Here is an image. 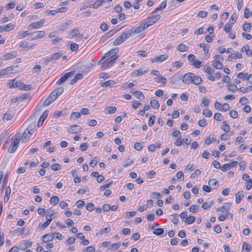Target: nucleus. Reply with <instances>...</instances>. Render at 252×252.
<instances>
[{
    "label": "nucleus",
    "instance_id": "1",
    "mask_svg": "<svg viewBox=\"0 0 252 252\" xmlns=\"http://www.w3.org/2000/svg\"><path fill=\"white\" fill-rule=\"evenodd\" d=\"M130 32H128L127 30H125L122 34L117 37L113 42L115 46L119 45L123 43L126 39L130 37Z\"/></svg>",
    "mask_w": 252,
    "mask_h": 252
},
{
    "label": "nucleus",
    "instance_id": "2",
    "mask_svg": "<svg viewBox=\"0 0 252 252\" xmlns=\"http://www.w3.org/2000/svg\"><path fill=\"white\" fill-rule=\"evenodd\" d=\"M146 28H147V26H146V25L144 23L143 21L138 27H133L130 29L126 30L128 32H130V36H131L133 34L139 33L141 32Z\"/></svg>",
    "mask_w": 252,
    "mask_h": 252
},
{
    "label": "nucleus",
    "instance_id": "3",
    "mask_svg": "<svg viewBox=\"0 0 252 252\" xmlns=\"http://www.w3.org/2000/svg\"><path fill=\"white\" fill-rule=\"evenodd\" d=\"M157 11L158 8H155L152 15L144 21V22L146 25V26H147V28L153 25L158 21V16L156 14H154V13L156 12Z\"/></svg>",
    "mask_w": 252,
    "mask_h": 252
},
{
    "label": "nucleus",
    "instance_id": "4",
    "mask_svg": "<svg viewBox=\"0 0 252 252\" xmlns=\"http://www.w3.org/2000/svg\"><path fill=\"white\" fill-rule=\"evenodd\" d=\"M117 58H113L112 59L107 58L104 61V63L101 66V70H104L106 68H109L115 63Z\"/></svg>",
    "mask_w": 252,
    "mask_h": 252
},
{
    "label": "nucleus",
    "instance_id": "5",
    "mask_svg": "<svg viewBox=\"0 0 252 252\" xmlns=\"http://www.w3.org/2000/svg\"><path fill=\"white\" fill-rule=\"evenodd\" d=\"M19 142L20 138L19 137L16 138L10 145L8 149V152L9 153H13L15 152L18 148Z\"/></svg>",
    "mask_w": 252,
    "mask_h": 252
},
{
    "label": "nucleus",
    "instance_id": "6",
    "mask_svg": "<svg viewBox=\"0 0 252 252\" xmlns=\"http://www.w3.org/2000/svg\"><path fill=\"white\" fill-rule=\"evenodd\" d=\"M45 35V32L39 31L34 32L32 33L30 35L31 40H34L37 39L41 38Z\"/></svg>",
    "mask_w": 252,
    "mask_h": 252
},
{
    "label": "nucleus",
    "instance_id": "7",
    "mask_svg": "<svg viewBox=\"0 0 252 252\" xmlns=\"http://www.w3.org/2000/svg\"><path fill=\"white\" fill-rule=\"evenodd\" d=\"M20 84H21V82L19 80H17L16 79H14L13 80H9L7 85L8 87L11 89L14 88H18L20 89Z\"/></svg>",
    "mask_w": 252,
    "mask_h": 252
},
{
    "label": "nucleus",
    "instance_id": "8",
    "mask_svg": "<svg viewBox=\"0 0 252 252\" xmlns=\"http://www.w3.org/2000/svg\"><path fill=\"white\" fill-rule=\"evenodd\" d=\"M31 134L32 133H31L30 130L28 128H27L23 133L20 140H21L22 143H26L30 137Z\"/></svg>",
    "mask_w": 252,
    "mask_h": 252
},
{
    "label": "nucleus",
    "instance_id": "9",
    "mask_svg": "<svg viewBox=\"0 0 252 252\" xmlns=\"http://www.w3.org/2000/svg\"><path fill=\"white\" fill-rule=\"evenodd\" d=\"M45 23V19H41L40 21L30 24L28 27L32 29H38L43 26Z\"/></svg>",
    "mask_w": 252,
    "mask_h": 252
},
{
    "label": "nucleus",
    "instance_id": "10",
    "mask_svg": "<svg viewBox=\"0 0 252 252\" xmlns=\"http://www.w3.org/2000/svg\"><path fill=\"white\" fill-rule=\"evenodd\" d=\"M194 77V74L192 73H189L184 75L183 77V82L186 84L192 83V78Z\"/></svg>",
    "mask_w": 252,
    "mask_h": 252
},
{
    "label": "nucleus",
    "instance_id": "11",
    "mask_svg": "<svg viewBox=\"0 0 252 252\" xmlns=\"http://www.w3.org/2000/svg\"><path fill=\"white\" fill-rule=\"evenodd\" d=\"M119 52V49L118 48H115L108 52H107L106 54H107V56L108 58L112 59L113 58H117V59L118 58V56H116L117 54Z\"/></svg>",
    "mask_w": 252,
    "mask_h": 252
},
{
    "label": "nucleus",
    "instance_id": "12",
    "mask_svg": "<svg viewBox=\"0 0 252 252\" xmlns=\"http://www.w3.org/2000/svg\"><path fill=\"white\" fill-rule=\"evenodd\" d=\"M14 70L12 66L7 67L3 69L0 70V76H4L9 73H12Z\"/></svg>",
    "mask_w": 252,
    "mask_h": 252
},
{
    "label": "nucleus",
    "instance_id": "13",
    "mask_svg": "<svg viewBox=\"0 0 252 252\" xmlns=\"http://www.w3.org/2000/svg\"><path fill=\"white\" fill-rule=\"evenodd\" d=\"M63 90L64 89L63 87H59L51 93V96H53L56 99L57 98L63 93Z\"/></svg>",
    "mask_w": 252,
    "mask_h": 252
},
{
    "label": "nucleus",
    "instance_id": "14",
    "mask_svg": "<svg viewBox=\"0 0 252 252\" xmlns=\"http://www.w3.org/2000/svg\"><path fill=\"white\" fill-rule=\"evenodd\" d=\"M81 130L82 128L80 126L74 125L70 127L68 131L71 133H77L78 132H81Z\"/></svg>",
    "mask_w": 252,
    "mask_h": 252
},
{
    "label": "nucleus",
    "instance_id": "15",
    "mask_svg": "<svg viewBox=\"0 0 252 252\" xmlns=\"http://www.w3.org/2000/svg\"><path fill=\"white\" fill-rule=\"evenodd\" d=\"M55 235V233L47 234L42 236V241L44 243H47L52 241Z\"/></svg>",
    "mask_w": 252,
    "mask_h": 252
},
{
    "label": "nucleus",
    "instance_id": "16",
    "mask_svg": "<svg viewBox=\"0 0 252 252\" xmlns=\"http://www.w3.org/2000/svg\"><path fill=\"white\" fill-rule=\"evenodd\" d=\"M73 73V72H66L63 76L60 78L57 82V85H60L65 82L66 80Z\"/></svg>",
    "mask_w": 252,
    "mask_h": 252
},
{
    "label": "nucleus",
    "instance_id": "17",
    "mask_svg": "<svg viewBox=\"0 0 252 252\" xmlns=\"http://www.w3.org/2000/svg\"><path fill=\"white\" fill-rule=\"evenodd\" d=\"M48 115V111H45L43 112V113H42L41 116L40 117L39 120L38 122V123H37L38 126H40L43 125V122L45 121V120L46 119Z\"/></svg>",
    "mask_w": 252,
    "mask_h": 252
},
{
    "label": "nucleus",
    "instance_id": "18",
    "mask_svg": "<svg viewBox=\"0 0 252 252\" xmlns=\"http://www.w3.org/2000/svg\"><path fill=\"white\" fill-rule=\"evenodd\" d=\"M17 56V52L16 51H12L8 53H6L3 56L4 60H7L12 59Z\"/></svg>",
    "mask_w": 252,
    "mask_h": 252
},
{
    "label": "nucleus",
    "instance_id": "19",
    "mask_svg": "<svg viewBox=\"0 0 252 252\" xmlns=\"http://www.w3.org/2000/svg\"><path fill=\"white\" fill-rule=\"evenodd\" d=\"M15 28V25L11 24L10 23L7 24L5 26H2L0 27V32L2 31H9L10 30L14 29Z\"/></svg>",
    "mask_w": 252,
    "mask_h": 252
},
{
    "label": "nucleus",
    "instance_id": "20",
    "mask_svg": "<svg viewBox=\"0 0 252 252\" xmlns=\"http://www.w3.org/2000/svg\"><path fill=\"white\" fill-rule=\"evenodd\" d=\"M117 108L115 106H107L104 109V113L106 114H113L116 112Z\"/></svg>",
    "mask_w": 252,
    "mask_h": 252
},
{
    "label": "nucleus",
    "instance_id": "21",
    "mask_svg": "<svg viewBox=\"0 0 252 252\" xmlns=\"http://www.w3.org/2000/svg\"><path fill=\"white\" fill-rule=\"evenodd\" d=\"M32 244V242L29 240L27 241H23L20 243V247L22 248L23 249H26L31 247Z\"/></svg>",
    "mask_w": 252,
    "mask_h": 252
},
{
    "label": "nucleus",
    "instance_id": "22",
    "mask_svg": "<svg viewBox=\"0 0 252 252\" xmlns=\"http://www.w3.org/2000/svg\"><path fill=\"white\" fill-rule=\"evenodd\" d=\"M244 194L242 191H239L235 194V201L236 203H239L242 198L244 197Z\"/></svg>",
    "mask_w": 252,
    "mask_h": 252
},
{
    "label": "nucleus",
    "instance_id": "23",
    "mask_svg": "<svg viewBox=\"0 0 252 252\" xmlns=\"http://www.w3.org/2000/svg\"><path fill=\"white\" fill-rule=\"evenodd\" d=\"M208 184L212 189H215L219 186V182L214 179H210L208 182Z\"/></svg>",
    "mask_w": 252,
    "mask_h": 252
},
{
    "label": "nucleus",
    "instance_id": "24",
    "mask_svg": "<svg viewBox=\"0 0 252 252\" xmlns=\"http://www.w3.org/2000/svg\"><path fill=\"white\" fill-rule=\"evenodd\" d=\"M55 100L56 99L55 97H54L53 96H51V94H50V95L45 100L44 105L47 106Z\"/></svg>",
    "mask_w": 252,
    "mask_h": 252
},
{
    "label": "nucleus",
    "instance_id": "25",
    "mask_svg": "<svg viewBox=\"0 0 252 252\" xmlns=\"http://www.w3.org/2000/svg\"><path fill=\"white\" fill-rule=\"evenodd\" d=\"M104 2L105 0H96L95 1L90 5L89 7L94 8H97L98 6H100Z\"/></svg>",
    "mask_w": 252,
    "mask_h": 252
},
{
    "label": "nucleus",
    "instance_id": "26",
    "mask_svg": "<svg viewBox=\"0 0 252 252\" xmlns=\"http://www.w3.org/2000/svg\"><path fill=\"white\" fill-rule=\"evenodd\" d=\"M112 183L113 181L112 180H107L104 182L103 185L100 187V189L101 190H104L108 188Z\"/></svg>",
    "mask_w": 252,
    "mask_h": 252
},
{
    "label": "nucleus",
    "instance_id": "27",
    "mask_svg": "<svg viewBox=\"0 0 252 252\" xmlns=\"http://www.w3.org/2000/svg\"><path fill=\"white\" fill-rule=\"evenodd\" d=\"M212 66L216 69H221L223 67V64L220 61H212Z\"/></svg>",
    "mask_w": 252,
    "mask_h": 252
},
{
    "label": "nucleus",
    "instance_id": "28",
    "mask_svg": "<svg viewBox=\"0 0 252 252\" xmlns=\"http://www.w3.org/2000/svg\"><path fill=\"white\" fill-rule=\"evenodd\" d=\"M202 81V78L200 77L195 76L194 74V77L192 78V83H193L194 84L197 85L200 84Z\"/></svg>",
    "mask_w": 252,
    "mask_h": 252
},
{
    "label": "nucleus",
    "instance_id": "29",
    "mask_svg": "<svg viewBox=\"0 0 252 252\" xmlns=\"http://www.w3.org/2000/svg\"><path fill=\"white\" fill-rule=\"evenodd\" d=\"M32 88V86L31 85H25L21 82V84H20V90H24V91H29L31 90Z\"/></svg>",
    "mask_w": 252,
    "mask_h": 252
},
{
    "label": "nucleus",
    "instance_id": "30",
    "mask_svg": "<svg viewBox=\"0 0 252 252\" xmlns=\"http://www.w3.org/2000/svg\"><path fill=\"white\" fill-rule=\"evenodd\" d=\"M61 56L60 53H56L49 57L48 61L58 60Z\"/></svg>",
    "mask_w": 252,
    "mask_h": 252
},
{
    "label": "nucleus",
    "instance_id": "31",
    "mask_svg": "<svg viewBox=\"0 0 252 252\" xmlns=\"http://www.w3.org/2000/svg\"><path fill=\"white\" fill-rule=\"evenodd\" d=\"M230 204L228 203L224 204L221 208V212L227 213L230 209Z\"/></svg>",
    "mask_w": 252,
    "mask_h": 252
},
{
    "label": "nucleus",
    "instance_id": "32",
    "mask_svg": "<svg viewBox=\"0 0 252 252\" xmlns=\"http://www.w3.org/2000/svg\"><path fill=\"white\" fill-rule=\"evenodd\" d=\"M30 34V33H29L27 31H22L19 33L17 37L19 39H22Z\"/></svg>",
    "mask_w": 252,
    "mask_h": 252
},
{
    "label": "nucleus",
    "instance_id": "33",
    "mask_svg": "<svg viewBox=\"0 0 252 252\" xmlns=\"http://www.w3.org/2000/svg\"><path fill=\"white\" fill-rule=\"evenodd\" d=\"M110 227H105L104 228H102L100 231L97 232L96 234L97 236L102 235L104 233H109L110 231Z\"/></svg>",
    "mask_w": 252,
    "mask_h": 252
},
{
    "label": "nucleus",
    "instance_id": "34",
    "mask_svg": "<svg viewBox=\"0 0 252 252\" xmlns=\"http://www.w3.org/2000/svg\"><path fill=\"white\" fill-rule=\"evenodd\" d=\"M13 116V113L11 111L5 113L3 116V119L7 121L11 120Z\"/></svg>",
    "mask_w": 252,
    "mask_h": 252
},
{
    "label": "nucleus",
    "instance_id": "35",
    "mask_svg": "<svg viewBox=\"0 0 252 252\" xmlns=\"http://www.w3.org/2000/svg\"><path fill=\"white\" fill-rule=\"evenodd\" d=\"M251 246L246 242H244L242 246V252H250Z\"/></svg>",
    "mask_w": 252,
    "mask_h": 252
},
{
    "label": "nucleus",
    "instance_id": "36",
    "mask_svg": "<svg viewBox=\"0 0 252 252\" xmlns=\"http://www.w3.org/2000/svg\"><path fill=\"white\" fill-rule=\"evenodd\" d=\"M59 202V198L57 196H54L50 198V202L54 205H56Z\"/></svg>",
    "mask_w": 252,
    "mask_h": 252
},
{
    "label": "nucleus",
    "instance_id": "37",
    "mask_svg": "<svg viewBox=\"0 0 252 252\" xmlns=\"http://www.w3.org/2000/svg\"><path fill=\"white\" fill-rule=\"evenodd\" d=\"M239 90L243 93L251 92L252 91V86H250L248 87H241L240 88Z\"/></svg>",
    "mask_w": 252,
    "mask_h": 252
},
{
    "label": "nucleus",
    "instance_id": "38",
    "mask_svg": "<svg viewBox=\"0 0 252 252\" xmlns=\"http://www.w3.org/2000/svg\"><path fill=\"white\" fill-rule=\"evenodd\" d=\"M188 48L189 47L187 45L182 43L180 44L178 46V50L182 52L187 51Z\"/></svg>",
    "mask_w": 252,
    "mask_h": 252
},
{
    "label": "nucleus",
    "instance_id": "39",
    "mask_svg": "<svg viewBox=\"0 0 252 252\" xmlns=\"http://www.w3.org/2000/svg\"><path fill=\"white\" fill-rule=\"evenodd\" d=\"M195 220V218L193 216H189L187 217V219L184 220V221L188 224H190L192 223Z\"/></svg>",
    "mask_w": 252,
    "mask_h": 252
},
{
    "label": "nucleus",
    "instance_id": "40",
    "mask_svg": "<svg viewBox=\"0 0 252 252\" xmlns=\"http://www.w3.org/2000/svg\"><path fill=\"white\" fill-rule=\"evenodd\" d=\"M79 34V31L78 29H74L71 31L69 33V36L73 38L78 35Z\"/></svg>",
    "mask_w": 252,
    "mask_h": 252
},
{
    "label": "nucleus",
    "instance_id": "41",
    "mask_svg": "<svg viewBox=\"0 0 252 252\" xmlns=\"http://www.w3.org/2000/svg\"><path fill=\"white\" fill-rule=\"evenodd\" d=\"M115 84V82L113 80H108L105 82H103L101 84V87H108V86H111V85L112 84Z\"/></svg>",
    "mask_w": 252,
    "mask_h": 252
},
{
    "label": "nucleus",
    "instance_id": "42",
    "mask_svg": "<svg viewBox=\"0 0 252 252\" xmlns=\"http://www.w3.org/2000/svg\"><path fill=\"white\" fill-rule=\"evenodd\" d=\"M221 129L225 132H228L230 130V127L225 121H223Z\"/></svg>",
    "mask_w": 252,
    "mask_h": 252
},
{
    "label": "nucleus",
    "instance_id": "43",
    "mask_svg": "<svg viewBox=\"0 0 252 252\" xmlns=\"http://www.w3.org/2000/svg\"><path fill=\"white\" fill-rule=\"evenodd\" d=\"M200 48H203L204 52L205 54H207L209 51V47H207V45L205 43H200L199 44Z\"/></svg>",
    "mask_w": 252,
    "mask_h": 252
},
{
    "label": "nucleus",
    "instance_id": "44",
    "mask_svg": "<svg viewBox=\"0 0 252 252\" xmlns=\"http://www.w3.org/2000/svg\"><path fill=\"white\" fill-rule=\"evenodd\" d=\"M203 115L207 118H210L212 115V111L208 109H206L203 112Z\"/></svg>",
    "mask_w": 252,
    "mask_h": 252
},
{
    "label": "nucleus",
    "instance_id": "45",
    "mask_svg": "<svg viewBox=\"0 0 252 252\" xmlns=\"http://www.w3.org/2000/svg\"><path fill=\"white\" fill-rule=\"evenodd\" d=\"M204 72L209 74H212L214 72V70L210 66H205L204 67Z\"/></svg>",
    "mask_w": 252,
    "mask_h": 252
},
{
    "label": "nucleus",
    "instance_id": "46",
    "mask_svg": "<svg viewBox=\"0 0 252 252\" xmlns=\"http://www.w3.org/2000/svg\"><path fill=\"white\" fill-rule=\"evenodd\" d=\"M10 189L9 187H8V188H6V189H5V196L4 198V201H6V199L7 201L8 200L9 195H10Z\"/></svg>",
    "mask_w": 252,
    "mask_h": 252
},
{
    "label": "nucleus",
    "instance_id": "47",
    "mask_svg": "<svg viewBox=\"0 0 252 252\" xmlns=\"http://www.w3.org/2000/svg\"><path fill=\"white\" fill-rule=\"evenodd\" d=\"M228 90L232 92H235V91L238 90L237 86L234 84H229L228 86Z\"/></svg>",
    "mask_w": 252,
    "mask_h": 252
},
{
    "label": "nucleus",
    "instance_id": "48",
    "mask_svg": "<svg viewBox=\"0 0 252 252\" xmlns=\"http://www.w3.org/2000/svg\"><path fill=\"white\" fill-rule=\"evenodd\" d=\"M25 231V227H23L21 228H18V229H15L13 231V233L22 235V234H24Z\"/></svg>",
    "mask_w": 252,
    "mask_h": 252
},
{
    "label": "nucleus",
    "instance_id": "49",
    "mask_svg": "<svg viewBox=\"0 0 252 252\" xmlns=\"http://www.w3.org/2000/svg\"><path fill=\"white\" fill-rule=\"evenodd\" d=\"M199 209V206L197 205H192L189 208V210L190 212L192 213H196Z\"/></svg>",
    "mask_w": 252,
    "mask_h": 252
},
{
    "label": "nucleus",
    "instance_id": "50",
    "mask_svg": "<svg viewBox=\"0 0 252 252\" xmlns=\"http://www.w3.org/2000/svg\"><path fill=\"white\" fill-rule=\"evenodd\" d=\"M107 55V54L105 53L98 61V64L99 65H101V66H102V64L104 63V61L107 58H108Z\"/></svg>",
    "mask_w": 252,
    "mask_h": 252
},
{
    "label": "nucleus",
    "instance_id": "51",
    "mask_svg": "<svg viewBox=\"0 0 252 252\" xmlns=\"http://www.w3.org/2000/svg\"><path fill=\"white\" fill-rule=\"evenodd\" d=\"M232 24L230 23H227L224 27V31L226 32L229 33L231 32Z\"/></svg>",
    "mask_w": 252,
    "mask_h": 252
},
{
    "label": "nucleus",
    "instance_id": "52",
    "mask_svg": "<svg viewBox=\"0 0 252 252\" xmlns=\"http://www.w3.org/2000/svg\"><path fill=\"white\" fill-rule=\"evenodd\" d=\"M168 58V55L167 54H163L158 56V62H163Z\"/></svg>",
    "mask_w": 252,
    "mask_h": 252
},
{
    "label": "nucleus",
    "instance_id": "53",
    "mask_svg": "<svg viewBox=\"0 0 252 252\" xmlns=\"http://www.w3.org/2000/svg\"><path fill=\"white\" fill-rule=\"evenodd\" d=\"M214 119L218 121H221L222 120L223 116L220 113H217L214 115Z\"/></svg>",
    "mask_w": 252,
    "mask_h": 252
},
{
    "label": "nucleus",
    "instance_id": "54",
    "mask_svg": "<svg viewBox=\"0 0 252 252\" xmlns=\"http://www.w3.org/2000/svg\"><path fill=\"white\" fill-rule=\"evenodd\" d=\"M81 117V114L79 112H73L71 115V118L76 120Z\"/></svg>",
    "mask_w": 252,
    "mask_h": 252
},
{
    "label": "nucleus",
    "instance_id": "55",
    "mask_svg": "<svg viewBox=\"0 0 252 252\" xmlns=\"http://www.w3.org/2000/svg\"><path fill=\"white\" fill-rule=\"evenodd\" d=\"M95 248L93 246H89L82 251V252H94Z\"/></svg>",
    "mask_w": 252,
    "mask_h": 252
},
{
    "label": "nucleus",
    "instance_id": "56",
    "mask_svg": "<svg viewBox=\"0 0 252 252\" xmlns=\"http://www.w3.org/2000/svg\"><path fill=\"white\" fill-rule=\"evenodd\" d=\"M210 103L209 100L206 98V97H203L202 99V102L201 104L204 105V107H207Z\"/></svg>",
    "mask_w": 252,
    "mask_h": 252
},
{
    "label": "nucleus",
    "instance_id": "57",
    "mask_svg": "<svg viewBox=\"0 0 252 252\" xmlns=\"http://www.w3.org/2000/svg\"><path fill=\"white\" fill-rule=\"evenodd\" d=\"M172 135L174 137H180L181 133L179 130L174 129L173 130V132L172 133Z\"/></svg>",
    "mask_w": 252,
    "mask_h": 252
},
{
    "label": "nucleus",
    "instance_id": "58",
    "mask_svg": "<svg viewBox=\"0 0 252 252\" xmlns=\"http://www.w3.org/2000/svg\"><path fill=\"white\" fill-rule=\"evenodd\" d=\"M86 209L90 212L93 211L94 209V204L93 203H88L87 204Z\"/></svg>",
    "mask_w": 252,
    "mask_h": 252
},
{
    "label": "nucleus",
    "instance_id": "59",
    "mask_svg": "<svg viewBox=\"0 0 252 252\" xmlns=\"http://www.w3.org/2000/svg\"><path fill=\"white\" fill-rule=\"evenodd\" d=\"M15 6L14 1H10L9 3L6 4L5 7L7 10L13 8Z\"/></svg>",
    "mask_w": 252,
    "mask_h": 252
},
{
    "label": "nucleus",
    "instance_id": "60",
    "mask_svg": "<svg viewBox=\"0 0 252 252\" xmlns=\"http://www.w3.org/2000/svg\"><path fill=\"white\" fill-rule=\"evenodd\" d=\"M229 108L230 107L229 104H228L227 103H224L221 106L220 110L221 111L225 112L227 111L229 109Z\"/></svg>",
    "mask_w": 252,
    "mask_h": 252
},
{
    "label": "nucleus",
    "instance_id": "61",
    "mask_svg": "<svg viewBox=\"0 0 252 252\" xmlns=\"http://www.w3.org/2000/svg\"><path fill=\"white\" fill-rule=\"evenodd\" d=\"M70 50L72 51H77L78 49V45L77 44L75 43H72L70 44Z\"/></svg>",
    "mask_w": 252,
    "mask_h": 252
},
{
    "label": "nucleus",
    "instance_id": "62",
    "mask_svg": "<svg viewBox=\"0 0 252 252\" xmlns=\"http://www.w3.org/2000/svg\"><path fill=\"white\" fill-rule=\"evenodd\" d=\"M215 141V139L213 137H211L210 136L208 137L207 138L205 141V144L207 145H210L211 143H212L213 141Z\"/></svg>",
    "mask_w": 252,
    "mask_h": 252
},
{
    "label": "nucleus",
    "instance_id": "63",
    "mask_svg": "<svg viewBox=\"0 0 252 252\" xmlns=\"http://www.w3.org/2000/svg\"><path fill=\"white\" fill-rule=\"evenodd\" d=\"M136 98L139 99L144 98V96L141 91H138L134 95Z\"/></svg>",
    "mask_w": 252,
    "mask_h": 252
},
{
    "label": "nucleus",
    "instance_id": "64",
    "mask_svg": "<svg viewBox=\"0 0 252 252\" xmlns=\"http://www.w3.org/2000/svg\"><path fill=\"white\" fill-rule=\"evenodd\" d=\"M198 124L199 126H200L201 127H203L206 125L207 121L205 119H203L200 120L198 121Z\"/></svg>",
    "mask_w": 252,
    "mask_h": 252
}]
</instances>
